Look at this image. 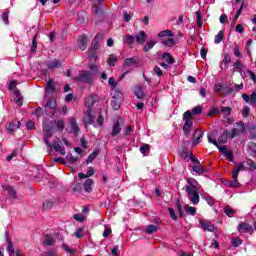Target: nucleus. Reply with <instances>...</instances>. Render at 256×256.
Listing matches in <instances>:
<instances>
[{"mask_svg": "<svg viewBox=\"0 0 256 256\" xmlns=\"http://www.w3.org/2000/svg\"><path fill=\"white\" fill-rule=\"evenodd\" d=\"M101 98L97 94H92L85 99V105L87 107L86 117L84 123L86 125H95V116H93V106L95 103H99Z\"/></svg>", "mask_w": 256, "mask_h": 256, "instance_id": "f257e3e1", "label": "nucleus"}, {"mask_svg": "<svg viewBox=\"0 0 256 256\" xmlns=\"http://www.w3.org/2000/svg\"><path fill=\"white\" fill-rule=\"evenodd\" d=\"M203 113V106H196L192 110H187L183 114V121H184V126H183V131L185 135H189L191 133V127H193V121L191 120L193 115H201Z\"/></svg>", "mask_w": 256, "mask_h": 256, "instance_id": "f03ea898", "label": "nucleus"}, {"mask_svg": "<svg viewBox=\"0 0 256 256\" xmlns=\"http://www.w3.org/2000/svg\"><path fill=\"white\" fill-rule=\"evenodd\" d=\"M200 185L196 182L195 179H189L188 185H186V193L188 195V199L192 205H199L200 197H199V189Z\"/></svg>", "mask_w": 256, "mask_h": 256, "instance_id": "7ed1b4c3", "label": "nucleus"}, {"mask_svg": "<svg viewBox=\"0 0 256 256\" xmlns=\"http://www.w3.org/2000/svg\"><path fill=\"white\" fill-rule=\"evenodd\" d=\"M94 73L91 71H80L79 76L74 78V81H78L80 83H92L93 82Z\"/></svg>", "mask_w": 256, "mask_h": 256, "instance_id": "20e7f679", "label": "nucleus"}, {"mask_svg": "<svg viewBox=\"0 0 256 256\" xmlns=\"http://www.w3.org/2000/svg\"><path fill=\"white\" fill-rule=\"evenodd\" d=\"M247 133V128H245V123L243 121H239L236 123V127H234L230 132V139H235V137H239V135H245Z\"/></svg>", "mask_w": 256, "mask_h": 256, "instance_id": "39448f33", "label": "nucleus"}, {"mask_svg": "<svg viewBox=\"0 0 256 256\" xmlns=\"http://www.w3.org/2000/svg\"><path fill=\"white\" fill-rule=\"evenodd\" d=\"M57 111V101L51 98L47 101L45 106V113L48 117H53Z\"/></svg>", "mask_w": 256, "mask_h": 256, "instance_id": "423d86ee", "label": "nucleus"}, {"mask_svg": "<svg viewBox=\"0 0 256 256\" xmlns=\"http://www.w3.org/2000/svg\"><path fill=\"white\" fill-rule=\"evenodd\" d=\"M97 49H99V42H97V37H95L88 50V58L93 59L94 63L97 62Z\"/></svg>", "mask_w": 256, "mask_h": 256, "instance_id": "0eeeda50", "label": "nucleus"}, {"mask_svg": "<svg viewBox=\"0 0 256 256\" xmlns=\"http://www.w3.org/2000/svg\"><path fill=\"white\" fill-rule=\"evenodd\" d=\"M21 127V122L18 120H12L11 122H8L6 124V131L11 135L12 133H15L17 129Z\"/></svg>", "mask_w": 256, "mask_h": 256, "instance_id": "6e6552de", "label": "nucleus"}, {"mask_svg": "<svg viewBox=\"0 0 256 256\" xmlns=\"http://www.w3.org/2000/svg\"><path fill=\"white\" fill-rule=\"evenodd\" d=\"M44 135L47 137H53V133L55 132V122L50 121L48 124L43 126Z\"/></svg>", "mask_w": 256, "mask_h": 256, "instance_id": "1a4fd4ad", "label": "nucleus"}, {"mask_svg": "<svg viewBox=\"0 0 256 256\" xmlns=\"http://www.w3.org/2000/svg\"><path fill=\"white\" fill-rule=\"evenodd\" d=\"M45 65L47 67V69H61V67H63V63L61 62V60H48L45 62Z\"/></svg>", "mask_w": 256, "mask_h": 256, "instance_id": "9d476101", "label": "nucleus"}, {"mask_svg": "<svg viewBox=\"0 0 256 256\" xmlns=\"http://www.w3.org/2000/svg\"><path fill=\"white\" fill-rule=\"evenodd\" d=\"M134 41H136L138 45H145V41H147V33L145 31H140L134 36Z\"/></svg>", "mask_w": 256, "mask_h": 256, "instance_id": "9b49d317", "label": "nucleus"}, {"mask_svg": "<svg viewBox=\"0 0 256 256\" xmlns=\"http://www.w3.org/2000/svg\"><path fill=\"white\" fill-rule=\"evenodd\" d=\"M237 230L239 231V233H251V231H253V226L242 222L237 226Z\"/></svg>", "mask_w": 256, "mask_h": 256, "instance_id": "f8f14e48", "label": "nucleus"}, {"mask_svg": "<svg viewBox=\"0 0 256 256\" xmlns=\"http://www.w3.org/2000/svg\"><path fill=\"white\" fill-rule=\"evenodd\" d=\"M203 131L196 129L194 132V136L192 138V145L196 146L198 143H201V140L203 139Z\"/></svg>", "mask_w": 256, "mask_h": 256, "instance_id": "ddd939ff", "label": "nucleus"}, {"mask_svg": "<svg viewBox=\"0 0 256 256\" xmlns=\"http://www.w3.org/2000/svg\"><path fill=\"white\" fill-rule=\"evenodd\" d=\"M87 43H89L87 36H85V35L79 36L78 47H79V49H81V51H85V49H87Z\"/></svg>", "mask_w": 256, "mask_h": 256, "instance_id": "4468645a", "label": "nucleus"}, {"mask_svg": "<svg viewBox=\"0 0 256 256\" xmlns=\"http://www.w3.org/2000/svg\"><path fill=\"white\" fill-rule=\"evenodd\" d=\"M231 139V132L229 130H225L219 137H218V143H221L224 145Z\"/></svg>", "mask_w": 256, "mask_h": 256, "instance_id": "2eb2a0df", "label": "nucleus"}, {"mask_svg": "<svg viewBox=\"0 0 256 256\" xmlns=\"http://www.w3.org/2000/svg\"><path fill=\"white\" fill-rule=\"evenodd\" d=\"M120 133H121V123L119 122V119H118L113 124L111 136L117 137V135H119Z\"/></svg>", "mask_w": 256, "mask_h": 256, "instance_id": "dca6fc26", "label": "nucleus"}, {"mask_svg": "<svg viewBox=\"0 0 256 256\" xmlns=\"http://www.w3.org/2000/svg\"><path fill=\"white\" fill-rule=\"evenodd\" d=\"M216 137H217V131H212L207 134L208 143H212V145H215V147H219Z\"/></svg>", "mask_w": 256, "mask_h": 256, "instance_id": "f3484780", "label": "nucleus"}, {"mask_svg": "<svg viewBox=\"0 0 256 256\" xmlns=\"http://www.w3.org/2000/svg\"><path fill=\"white\" fill-rule=\"evenodd\" d=\"M4 191L7 192L10 199H17V191H15V188H13L12 186H5Z\"/></svg>", "mask_w": 256, "mask_h": 256, "instance_id": "a211bd4d", "label": "nucleus"}, {"mask_svg": "<svg viewBox=\"0 0 256 256\" xmlns=\"http://www.w3.org/2000/svg\"><path fill=\"white\" fill-rule=\"evenodd\" d=\"M123 43L128 45V47H133V43H135V36L129 34L125 35L123 37Z\"/></svg>", "mask_w": 256, "mask_h": 256, "instance_id": "6ab92c4d", "label": "nucleus"}, {"mask_svg": "<svg viewBox=\"0 0 256 256\" xmlns=\"http://www.w3.org/2000/svg\"><path fill=\"white\" fill-rule=\"evenodd\" d=\"M155 45H157L156 40H150V41L146 42V44L143 47L144 53H149V51H151V49H153L155 47Z\"/></svg>", "mask_w": 256, "mask_h": 256, "instance_id": "aec40b11", "label": "nucleus"}, {"mask_svg": "<svg viewBox=\"0 0 256 256\" xmlns=\"http://www.w3.org/2000/svg\"><path fill=\"white\" fill-rule=\"evenodd\" d=\"M69 125H70L74 135H79V125H77V121H75V118H71L69 120Z\"/></svg>", "mask_w": 256, "mask_h": 256, "instance_id": "412c9836", "label": "nucleus"}, {"mask_svg": "<svg viewBox=\"0 0 256 256\" xmlns=\"http://www.w3.org/2000/svg\"><path fill=\"white\" fill-rule=\"evenodd\" d=\"M6 242L8 244L7 252L9 253V255L10 256L15 255V248L13 247V242L10 241L9 236L7 235V232H6Z\"/></svg>", "mask_w": 256, "mask_h": 256, "instance_id": "4be33fe9", "label": "nucleus"}, {"mask_svg": "<svg viewBox=\"0 0 256 256\" xmlns=\"http://www.w3.org/2000/svg\"><path fill=\"white\" fill-rule=\"evenodd\" d=\"M44 245H46L47 247H51L55 245V238H53V236L49 234H46L44 236Z\"/></svg>", "mask_w": 256, "mask_h": 256, "instance_id": "5701e85b", "label": "nucleus"}, {"mask_svg": "<svg viewBox=\"0 0 256 256\" xmlns=\"http://www.w3.org/2000/svg\"><path fill=\"white\" fill-rule=\"evenodd\" d=\"M224 213H225V215H227V217H235L237 211L235 209H233L231 206L226 205L224 207Z\"/></svg>", "mask_w": 256, "mask_h": 256, "instance_id": "b1692460", "label": "nucleus"}, {"mask_svg": "<svg viewBox=\"0 0 256 256\" xmlns=\"http://www.w3.org/2000/svg\"><path fill=\"white\" fill-rule=\"evenodd\" d=\"M159 39H163L164 37H175V33L171 30H163L158 34Z\"/></svg>", "mask_w": 256, "mask_h": 256, "instance_id": "393cba45", "label": "nucleus"}, {"mask_svg": "<svg viewBox=\"0 0 256 256\" xmlns=\"http://www.w3.org/2000/svg\"><path fill=\"white\" fill-rule=\"evenodd\" d=\"M94 181L93 179H86L84 182V190L86 193H91L93 191V188L91 187L93 185Z\"/></svg>", "mask_w": 256, "mask_h": 256, "instance_id": "a878e982", "label": "nucleus"}, {"mask_svg": "<svg viewBox=\"0 0 256 256\" xmlns=\"http://www.w3.org/2000/svg\"><path fill=\"white\" fill-rule=\"evenodd\" d=\"M14 95H15V103L18 104L19 107H21L23 105V96H21V93L19 92V90H15Z\"/></svg>", "mask_w": 256, "mask_h": 256, "instance_id": "bb28decb", "label": "nucleus"}, {"mask_svg": "<svg viewBox=\"0 0 256 256\" xmlns=\"http://www.w3.org/2000/svg\"><path fill=\"white\" fill-rule=\"evenodd\" d=\"M200 225L201 227L204 228V231H210L212 233V231H215V226H213V224L211 223H206L203 221H200Z\"/></svg>", "mask_w": 256, "mask_h": 256, "instance_id": "cd10ccee", "label": "nucleus"}, {"mask_svg": "<svg viewBox=\"0 0 256 256\" xmlns=\"http://www.w3.org/2000/svg\"><path fill=\"white\" fill-rule=\"evenodd\" d=\"M162 59H164V61H166V63H168L169 65H173V63H175V59L171 57V54L168 52H165L162 55Z\"/></svg>", "mask_w": 256, "mask_h": 256, "instance_id": "c85d7f7f", "label": "nucleus"}, {"mask_svg": "<svg viewBox=\"0 0 256 256\" xmlns=\"http://www.w3.org/2000/svg\"><path fill=\"white\" fill-rule=\"evenodd\" d=\"M111 107L114 109V111H119V109L121 108V104L119 103V100L115 96L112 97Z\"/></svg>", "mask_w": 256, "mask_h": 256, "instance_id": "c756f323", "label": "nucleus"}, {"mask_svg": "<svg viewBox=\"0 0 256 256\" xmlns=\"http://www.w3.org/2000/svg\"><path fill=\"white\" fill-rule=\"evenodd\" d=\"M124 65L125 67H134V65H137V58H126Z\"/></svg>", "mask_w": 256, "mask_h": 256, "instance_id": "7c9ffc66", "label": "nucleus"}, {"mask_svg": "<svg viewBox=\"0 0 256 256\" xmlns=\"http://www.w3.org/2000/svg\"><path fill=\"white\" fill-rule=\"evenodd\" d=\"M227 187H230L232 189H235L237 187H241V183H239V180H237V178H233L232 181H228L226 183Z\"/></svg>", "mask_w": 256, "mask_h": 256, "instance_id": "2f4dec72", "label": "nucleus"}, {"mask_svg": "<svg viewBox=\"0 0 256 256\" xmlns=\"http://www.w3.org/2000/svg\"><path fill=\"white\" fill-rule=\"evenodd\" d=\"M184 211H186V213L188 215H192V216H195L197 213V209L195 207L189 206V205L184 206Z\"/></svg>", "mask_w": 256, "mask_h": 256, "instance_id": "473e14b6", "label": "nucleus"}, {"mask_svg": "<svg viewBox=\"0 0 256 256\" xmlns=\"http://www.w3.org/2000/svg\"><path fill=\"white\" fill-rule=\"evenodd\" d=\"M162 45H164V47H168V48L175 47V39L168 38L166 40H163Z\"/></svg>", "mask_w": 256, "mask_h": 256, "instance_id": "72a5a7b5", "label": "nucleus"}, {"mask_svg": "<svg viewBox=\"0 0 256 256\" xmlns=\"http://www.w3.org/2000/svg\"><path fill=\"white\" fill-rule=\"evenodd\" d=\"M134 95L138 98V99H143V97H145V94L143 93V89H141L140 86H136L134 89Z\"/></svg>", "mask_w": 256, "mask_h": 256, "instance_id": "f704fd0d", "label": "nucleus"}, {"mask_svg": "<svg viewBox=\"0 0 256 256\" xmlns=\"http://www.w3.org/2000/svg\"><path fill=\"white\" fill-rule=\"evenodd\" d=\"M243 89V84H235L228 89V93H239Z\"/></svg>", "mask_w": 256, "mask_h": 256, "instance_id": "c9c22d12", "label": "nucleus"}, {"mask_svg": "<svg viewBox=\"0 0 256 256\" xmlns=\"http://www.w3.org/2000/svg\"><path fill=\"white\" fill-rule=\"evenodd\" d=\"M223 37H225V32L223 30L219 31L218 34L215 36L214 43L219 45L221 41H223Z\"/></svg>", "mask_w": 256, "mask_h": 256, "instance_id": "e433bc0d", "label": "nucleus"}, {"mask_svg": "<svg viewBox=\"0 0 256 256\" xmlns=\"http://www.w3.org/2000/svg\"><path fill=\"white\" fill-rule=\"evenodd\" d=\"M72 191L73 193H81L83 191V187L81 184H79V182H74L72 184Z\"/></svg>", "mask_w": 256, "mask_h": 256, "instance_id": "4c0bfd02", "label": "nucleus"}, {"mask_svg": "<svg viewBox=\"0 0 256 256\" xmlns=\"http://www.w3.org/2000/svg\"><path fill=\"white\" fill-rule=\"evenodd\" d=\"M249 133H250V139H256V125L251 124L248 127Z\"/></svg>", "mask_w": 256, "mask_h": 256, "instance_id": "58836bf2", "label": "nucleus"}, {"mask_svg": "<svg viewBox=\"0 0 256 256\" xmlns=\"http://www.w3.org/2000/svg\"><path fill=\"white\" fill-rule=\"evenodd\" d=\"M117 61H119V58H117V56L112 54L108 58V65L110 67H115V63H117Z\"/></svg>", "mask_w": 256, "mask_h": 256, "instance_id": "ea45409f", "label": "nucleus"}, {"mask_svg": "<svg viewBox=\"0 0 256 256\" xmlns=\"http://www.w3.org/2000/svg\"><path fill=\"white\" fill-rule=\"evenodd\" d=\"M53 123H55V127H57L58 131H63V129H65L64 120L53 121Z\"/></svg>", "mask_w": 256, "mask_h": 256, "instance_id": "a19ab883", "label": "nucleus"}, {"mask_svg": "<svg viewBox=\"0 0 256 256\" xmlns=\"http://www.w3.org/2000/svg\"><path fill=\"white\" fill-rule=\"evenodd\" d=\"M98 155H99V152H97V151L92 152V153L88 156V158H87V160H86L87 165H89V163H93V160H94V159H97V156H98Z\"/></svg>", "mask_w": 256, "mask_h": 256, "instance_id": "79ce46f5", "label": "nucleus"}, {"mask_svg": "<svg viewBox=\"0 0 256 256\" xmlns=\"http://www.w3.org/2000/svg\"><path fill=\"white\" fill-rule=\"evenodd\" d=\"M47 93H55V86L53 85V81L49 80L46 86Z\"/></svg>", "mask_w": 256, "mask_h": 256, "instance_id": "37998d69", "label": "nucleus"}, {"mask_svg": "<svg viewBox=\"0 0 256 256\" xmlns=\"http://www.w3.org/2000/svg\"><path fill=\"white\" fill-rule=\"evenodd\" d=\"M157 226L156 225H148L146 228L147 235H151V233H157Z\"/></svg>", "mask_w": 256, "mask_h": 256, "instance_id": "c03bdc74", "label": "nucleus"}, {"mask_svg": "<svg viewBox=\"0 0 256 256\" xmlns=\"http://www.w3.org/2000/svg\"><path fill=\"white\" fill-rule=\"evenodd\" d=\"M192 169L195 173H199V175L205 173V169L203 168V166H201V164H197L196 166H193Z\"/></svg>", "mask_w": 256, "mask_h": 256, "instance_id": "a18cd8bd", "label": "nucleus"}, {"mask_svg": "<svg viewBox=\"0 0 256 256\" xmlns=\"http://www.w3.org/2000/svg\"><path fill=\"white\" fill-rule=\"evenodd\" d=\"M248 148H249L250 151H251L252 157H256V143H255V142H250V143L248 144Z\"/></svg>", "mask_w": 256, "mask_h": 256, "instance_id": "49530a36", "label": "nucleus"}, {"mask_svg": "<svg viewBox=\"0 0 256 256\" xmlns=\"http://www.w3.org/2000/svg\"><path fill=\"white\" fill-rule=\"evenodd\" d=\"M234 55L235 57H237L238 59L243 58V55L241 54V52L239 51V46L237 44L234 45Z\"/></svg>", "mask_w": 256, "mask_h": 256, "instance_id": "de8ad7c7", "label": "nucleus"}, {"mask_svg": "<svg viewBox=\"0 0 256 256\" xmlns=\"http://www.w3.org/2000/svg\"><path fill=\"white\" fill-rule=\"evenodd\" d=\"M223 65L227 67L228 63H231V55L229 53L224 54V59L222 60Z\"/></svg>", "mask_w": 256, "mask_h": 256, "instance_id": "09e8293b", "label": "nucleus"}, {"mask_svg": "<svg viewBox=\"0 0 256 256\" xmlns=\"http://www.w3.org/2000/svg\"><path fill=\"white\" fill-rule=\"evenodd\" d=\"M153 71H154V75H156L157 77H163V70H161L159 66H155L153 68Z\"/></svg>", "mask_w": 256, "mask_h": 256, "instance_id": "8fccbe9b", "label": "nucleus"}, {"mask_svg": "<svg viewBox=\"0 0 256 256\" xmlns=\"http://www.w3.org/2000/svg\"><path fill=\"white\" fill-rule=\"evenodd\" d=\"M1 17L5 25H9V11L3 12Z\"/></svg>", "mask_w": 256, "mask_h": 256, "instance_id": "3c124183", "label": "nucleus"}, {"mask_svg": "<svg viewBox=\"0 0 256 256\" xmlns=\"http://www.w3.org/2000/svg\"><path fill=\"white\" fill-rule=\"evenodd\" d=\"M49 139H51V136H47V134H44L43 142L47 147H49L50 151L53 149V146L49 143Z\"/></svg>", "mask_w": 256, "mask_h": 256, "instance_id": "603ef678", "label": "nucleus"}, {"mask_svg": "<svg viewBox=\"0 0 256 256\" xmlns=\"http://www.w3.org/2000/svg\"><path fill=\"white\" fill-rule=\"evenodd\" d=\"M221 111L222 115H224L225 117H229V115H231V108L229 107H222Z\"/></svg>", "mask_w": 256, "mask_h": 256, "instance_id": "864d4df0", "label": "nucleus"}, {"mask_svg": "<svg viewBox=\"0 0 256 256\" xmlns=\"http://www.w3.org/2000/svg\"><path fill=\"white\" fill-rule=\"evenodd\" d=\"M168 212L170 214L171 219H173V221H177V214H175V209L169 207Z\"/></svg>", "mask_w": 256, "mask_h": 256, "instance_id": "5fc2aeb1", "label": "nucleus"}, {"mask_svg": "<svg viewBox=\"0 0 256 256\" xmlns=\"http://www.w3.org/2000/svg\"><path fill=\"white\" fill-rule=\"evenodd\" d=\"M249 106H244L243 110H242V117H244V119H247V117H249Z\"/></svg>", "mask_w": 256, "mask_h": 256, "instance_id": "6e6d98bb", "label": "nucleus"}, {"mask_svg": "<svg viewBox=\"0 0 256 256\" xmlns=\"http://www.w3.org/2000/svg\"><path fill=\"white\" fill-rule=\"evenodd\" d=\"M233 67L236 68L237 71H242L243 67H245L243 65V63H241V61H237L233 64Z\"/></svg>", "mask_w": 256, "mask_h": 256, "instance_id": "4d7b16f0", "label": "nucleus"}, {"mask_svg": "<svg viewBox=\"0 0 256 256\" xmlns=\"http://www.w3.org/2000/svg\"><path fill=\"white\" fill-rule=\"evenodd\" d=\"M32 53H35L37 51V37L34 36L32 39V47H31Z\"/></svg>", "mask_w": 256, "mask_h": 256, "instance_id": "13d9d810", "label": "nucleus"}, {"mask_svg": "<svg viewBox=\"0 0 256 256\" xmlns=\"http://www.w3.org/2000/svg\"><path fill=\"white\" fill-rule=\"evenodd\" d=\"M241 245V238L232 239V247H239Z\"/></svg>", "mask_w": 256, "mask_h": 256, "instance_id": "bf43d9fd", "label": "nucleus"}, {"mask_svg": "<svg viewBox=\"0 0 256 256\" xmlns=\"http://www.w3.org/2000/svg\"><path fill=\"white\" fill-rule=\"evenodd\" d=\"M43 209L44 211H47V209H51V207H53V202L51 201H46L43 203Z\"/></svg>", "mask_w": 256, "mask_h": 256, "instance_id": "052dcab7", "label": "nucleus"}, {"mask_svg": "<svg viewBox=\"0 0 256 256\" xmlns=\"http://www.w3.org/2000/svg\"><path fill=\"white\" fill-rule=\"evenodd\" d=\"M66 160L69 163H77V158L73 157V154H67Z\"/></svg>", "mask_w": 256, "mask_h": 256, "instance_id": "680f3d73", "label": "nucleus"}, {"mask_svg": "<svg viewBox=\"0 0 256 256\" xmlns=\"http://www.w3.org/2000/svg\"><path fill=\"white\" fill-rule=\"evenodd\" d=\"M89 69H90V73H94V76L96 75V73H98L99 68H97V66L95 64H89Z\"/></svg>", "mask_w": 256, "mask_h": 256, "instance_id": "e2e57ef3", "label": "nucleus"}, {"mask_svg": "<svg viewBox=\"0 0 256 256\" xmlns=\"http://www.w3.org/2000/svg\"><path fill=\"white\" fill-rule=\"evenodd\" d=\"M250 105H256V93L252 92V94L250 95Z\"/></svg>", "mask_w": 256, "mask_h": 256, "instance_id": "0e129e2a", "label": "nucleus"}, {"mask_svg": "<svg viewBox=\"0 0 256 256\" xmlns=\"http://www.w3.org/2000/svg\"><path fill=\"white\" fill-rule=\"evenodd\" d=\"M247 165L249 166L250 171H255V169H256V163L253 162V160H249V161L247 162Z\"/></svg>", "mask_w": 256, "mask_h": 256, "instance_id": "69168bd1", "label": "nucleus"}, {"mask_svg": "<svg viewBox=\"0 0 256 256\" xmlns=\"http://www.w3.org/2000/svg\"><path fill=\"white\" fill-rule=\"evenodd\" d=\"M148 150H149L148 144H144L142 147H140V153H142V155H145V153H147Z\"/></svg>", "mask_w": 256, "mask_h": 256, "instance_id": "338daca9", "label": "nucleus"}, {"mask_svg": "<svg viewBox=\"0 0 256 256\" xmlns=\"http://www.w3.org/2000/svg\"><path fill=\"white\" fill-rule=\"evenodd\" d=\"M235 31H236V33H243V31H245L243 24H238L235 28Z\"/></svg>", "mask_w": 256, "mask_h": 256, "instance_id": "774afa93", "label": "nucleus"}]
</instances>
